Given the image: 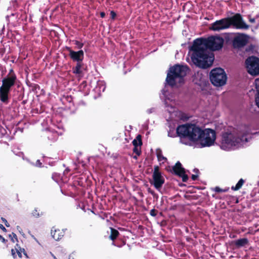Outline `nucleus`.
Returning a JSON list of instances; mask_svg holds the SVG:
<instances>
[{
	"label": "nucleus",
	"instance_id": "nucleus-18",
	"mask_svg": "<svg viewBox=\"0 0 259 259\" xmlns=\"http://www.w3.org/2000/svg\"><path fill=\"white\" fill-rule=\"evenodd\" d=\"M82 67V62H77L75 67L72 68V72L74 74L80 75L82 73V71L81 68Z\"/></svg>",
	"mask_w": 259,
	"mask_h": 259
},
{
	"label": "nucleus",
	"instance_id": "nucleus-7",
	"mask_svg": "<svg viewBox=\"0 0 259 259\" xmlns=\"http://www.w3.org/2000/svg\"><path fill=\"white\" fill-rule=\"evenodd\" d=\"M227 75L221 68L212 69L210 73V79L212 83L217 87L224 85L227 81Z\"/></svg>",
	"mask_w": 259,
	"mask_h": 259
},
{
	"label": "nucleus",
	"instance_id": "nucleus-24",
	"mask_svg": "<svg viewBox=\"0 0 259 259\" xmlns=\"http://www.w3.org/2000/svg\"><path fill=\"white\" fill-rule=\"evenodd\" d=\"M0 135L2 137L5 136L6 135H8V131L7 129H6L5 127L0 126Z\"/></svg>",
	"mask_w": 259,
	"mask_h": 259
},
{
	"label": "nucleus",
	"instance_id": "nucleus-9",
	"mask_svg": "<svg viewBox=\"0 0 259 259\" xmlns=\"http://www.w3.org/2000/svg\"><path fill=\"white\" fill-rule=\"evenodd\" d=\"M160 98L164 99V104L166 110L170 113L175 111L176 105L177 104L175 99H174L172 95H167V93L163 90L162 95H160Z\"/></svg>",
	"mask_w": 259,
	"mask_h": 259
},
{
	"label": "nucleus",
	"instance_id": "nucleus-13",
	"mask_svg": "<svg viewBox=\"0 0 259 259\" xmlns=\"http://www.w3.org/2000/svg\"><path fill=\"white\" fill-rule=\"evenodd\" d=\"M175 174L182 177L183 182H187L188 179L187 175H185V169L182 167L181 163L178 161L175 166L172 167Z\"/></svg>",
	"mask_w": 259,
	"mask_h": 259
},
{
	"label": "nucleus",
	"instance_id": "nucleus-22",
	"mask_svg": "<svg viewBox=\"0 0 259 259\" xmlns=\"http://www.w3.org/2000/svg\"><path fill=\"white\" fill-rule=\"evenodd\" d=\"M157 157L158 161L162 163L166 160V158L162 155V152L160 150L157 151Z\"/></svg>",
	"mask_w": 259,
	"mask_h": 259
},
{
	"label": "nucleus",
	"instance_id": "nucleus-45",
	"mask_svg": "<svg viewBox=\"0 0 259 259\" xmlns=\"http://www.w3.org/2000/svg\"><path fill=\"white\" fill-rule=\"evenodd\" d=\"M32 237L38 243V240L36 239V238L34 236H32Z\"/></svg>",
	"mask_w": 259,
	"mask_h": 259
},
{
	"label": "nucleus",
	"instance_id": "nucleus-12",
	"mask_svg": "<svg viewBox=\"0 0 259 259\" xmlns=\"http://www.w3.org/2000/svg\"><path fill=\"white\" fill-rule=\"evenodd\" d=\"M67 50L69 52V56L74 62H82L84 58V52L82 50L78 51H74L71 48L67 47Z\"/></svg>",
	"mask_w": 259,
	"mask_h": 259
},
{
	"label": "nucleus",
	"instance_id": "nucleus-17",
	"mask_svg": "<svg viewBox=\"0 0 259 259\" xmlns=\"http://www.w3.org/2000/svg\"><path fill=\"white\" fill-rule=\"evenodd\" d=\"M248 243V240L247 238H245L239 239L234 241V244L238 248L243 247L246 245Z\"/></svg>",
	"mask_w": 259,
	"mask_h": 259
},
{
	"label": "nucleus",
	"instance_id": "nucleus-5",
	"mask_svg": "<svg viewBox=\"0 0 259 259\" xmlns=\"http://www.w3.org/2000/svg\"><path fill=\"white\" fill-rule=\"evenodd\" d=\"M189 71L186 65L176 64L169 68L166 78L167 84L171 87L177 85L184 82V77Z\"/></svg>",
	"mask_w": 259,
	"mask_h": 259
},
{
	"label": "nucleus",
	"instance_id": "nucleus-43",
	"mask_svg": "<svg viewBox=\"0 0 259 259\" xmlns=\"http://www.w3.org/2000/svg\"><path fill=\"white\" fill-rule=\"evenodd\" d=\"M100 16L102 18H104L105 16V13L104 12H101L100 13Z\"/></svg>",
	"mask_w": 259,
	"mask_h": 259
},
{
	"label": "nucleus",
	"instance_id": "nucleus-26",
	"mask_svg": "<svg viewBox=\"0 0 259 259\" xmlns=\"http://www.w3.org/2000/svg\"><path fill=\"white\" fill-rule=\"evenodd\" d=\"M254 85L257 92V94H259V78H256L254 81Z\"/></svg>",
	"mask_w": 259,
	"mask_h": 259
},
{
	"label": "nucleus",
	"instance_id": "nucleus-25",
	"mask_svg": "<svg viewBox=\"0 0 259 259\" xmlns=\"http://www.w3.org/2000/svg\"><path fill=\"white\" fill-rule=\"evenodd\" d=\"M9 237L11 238V241L14 243L18 241L17 235L14 233H12V235H9Z\"/></svg>",
	"mask_w": 259,
	"mask_h": 259
},
{
	"label": "nucleus",
	"instance_id": "nucleus-21",
	"mask_svg": "<svg viewBox=\"0 0 259 259\" xmlns=\"http://www.w3.org/2000/svg\"><path fill=\"white\" fill-rule=\"evenodd\" d=\"M133 144L135 147H138V146H141L142 144L141 137L140 135H138L136 139L133 140Z\"/></svg>",
	"mask_w": 259,
	"mask_h": 259
},
{
	"label": "nucleus",
	"instance_id": "nucleus-15",
	"mask_svg": "<svg viewBox=\"0 0 259 259\" xmlns=\"http://www.w3.org/2000/svg\"><path fill=\"white\" fill-rule=\"evenodd\" d=\"M64 232L59 229L53 228L51 230V235L55 240H59L64 236Z\"/></svg>",
	"mask_w": 259,
	"mask_h": 259
},
{
	"label": "nucleus",
	"instance_id": "nucleus-23",
	"mask_svg": "<svg viewBox=\"0 0 259 259\" xmlns=\"http://www.w3.org/2000/svg\"><path fill=\"white\" fill-rule=\"evenodd\" d=\"M168 136L172 138L176 137V136H178L180 138L177 133V129L176 130V131L174 128L170 129L168 132Z\"/></svg>",
	"mask_w": 259,
	"mask_h": 259
},
{
	"label": "nucleus",
	"instance_id": "nucleus-2",
	"mask_svg": "<svg viewBox=\"0 0 259 259\" xmlns=\"http://www.w3.org/2000/svg\"><path fill=\"white\" fill-rule=\"evenodd\" d=\"M177 133L180 137V142L191 145L190 142L196 144L200 148L210 147L214 145L216 140V133L210 128L203 130L192 124L180 125L177 127Z\"/></svg>",
	"mask_w": 259,
	"mask_h": 259
},
{
	"label": "nucleus",
	"instance_id": "nucleus-44",
	"mask_svg": "<svg viewBox=\"0 0 259 259\" xmlns=\"http://www.w3.org/2000/svg\"><path fill=\"white\" fill-rule=\"evenodd\" d=\"M153 110V109H148L147 110V112L149 113H151L152 112V110Z\"/></svg>",
	"mask_w": 259,
	"mask_h": 259
},
{
	"label": "nucleus",
	"instance_id": "nucleus-46",
	"mask_svg": "<svg viewBox=\"0 0 259 259\" xmlns=\"http://www.w3.org/2000/svg\"><path fill=\"white\" fill-rule=\"evenodd\" d=\"M69 259H74V257H73V255H69Z\"/></svg>",
	"mask_w": 259,
	"mask_h": 259
},
{
	"label": "nucleus",
	"instance_id": "nucleus-31",
	"mask_svg": "<svg viewBox=\"0 0 259 259\" xmlns=\"http://www.w3.org/2000/svg\"><path fill=\"white\" fill-rule=\"evenodd\" d=\"M255 103L256 106L259 108V93L257 94L255 97Z\"/></svg>",
	"mask_w": 259,
	"mask_h": 259
},
{
	"label": "nucleus",
	"instance_id": "nucleus-14",
	"mask_svg": "<svg viewBox=\"0 0 259 259\" xmlns=\"http://www.w3.org/2000/svg\"><path fill=\"white\" fill-rule=\"evenodd\" d=\"M23 253L26 256V253L24 248H21L18 244H16L15 249H12L11 253L14 258H16L18 255L20 258L22 257V253Z\"/></svg>",
	"mask_w": 259,
	"mask_h": 259
},
{
	"label": "nucleus",
	"instance_id": "nucleus-49",
	"mask_svg": "<svg viewBox=\"0 0 259 259\" xmlns=\"http://www.w3.org/2000/svg\"><path fill=\"white\" fill-rule=\"evenodd\" d=\"M50 254H51L52 256H53V255H54L53 253H52L51 252H50Z\"/></svg>",
	"mask_w": 259,
	"mask_h": 259
},
{
	"label": "nucleus",
	"instance_id": "nucleus-32",
	"mask_svg": "<svg viewBox=\"0 0 259 259\" xmlns=\"http://www.w3.org/2000/svg\"><path fill=\"white\" fill-rule=\"evenodd\" d=\"M134 152L136 153L138 155H140L141 152L139 150L138 147H135L133 150Z\"/></svg>",
	"mask_w": 259,
	"mask_h": 259
},
{
	"label": "nucleus",
	"instance_id": "nucleus-8",
	"mask_svg": "<svg viewBox=\"0 0 259 259\" xmlns=\"http://www.w3.org/2000/svg\"><path fill=\"white\" fill-rule=\"evenodd\" d=\"M247 72L251 75L259 74V59L254 56L248 57L245 61Z\"/></svg>",
	"mask_w": 259,
	"mask_h": 259
},
{
	"label": "nucleus",
	"instance_id": "nucleus-3",
	"mask_svg": "<svg viewBox=\"0 0 259 259\" xmlns=\"http://www.w3.org/2000/svg\"><path fill=\"white\" fill-rule=\"evenodd\" d=\"M256 134L257 132H253L250 125H239L232 132L223 134L220 147L226 151L236 149L245 145L249 141L252 135Z\"/></svg>",
	"mask_w": 259,
	"mask_h": 259
},
{
	"label": "nucleus",
	"instance_id": "nucleus-40",
	"mask_svg": "<svg viewBox=\"0 0 259 259\" xmlns=\"http://www.w3.org/2000/svg\"><path fill=\"white\" fill-rule=\"evenodd\" d=\"M0 240L3 243H6L7 241L1 235H0Z\"/></svg>",
	"mask_w": 259,
	"mask_h": 259
},
{
	"label": "nucleus",
	"instance_id": "nucleus-28",
	"mask_svg": "<svg viewBox=\"0 0 259 259\" xmlns=\"http://www.w3.org/2000/svg\"><path fill=\"white\" fill-rule=\"evenodd\" d=\"M74 44L77 46V48L79 49H81L83 46V44L78 40H75Z\"/></svg>",
	"mask_w": 259,
	"mask_h": 259
},
{
	"label": "nucleus",
	"instance_id": "nucleus-41",
	"mask_svg": "<svg viewBox=\"0 0 259 259\" xmlns=\"http://www.w3.org/2000/svg\"><path fill=\"white\" fill-rule=\"evenodd\" d=\"M17 230L19 231V232L21 234H22V235H23V234H22V233H23L22 230V229L21 228V227L18 226H17Z\"/></svg>",
	"mask_w": 259,
	"mask_h": 259
},
{
	"label": "nucleus",
	"instance_id": "nucleus-33",
	"mask_svg": "<svg viewBox=\"0 0 259 259\" xmlns=\"http://www.w3.org/2000/svg\"><path fill=\"white\" fill-rule=\"evenodd\" d=\"M150 214L153 217H155L157 214L156 210L154 209H152L150 210Z\"/></svg>",
	"mask_w": 259,
	"mask_h": 259
},
{
	"label": "nucleus",
	"instance_id": "nucleus-37",
	"mask_svg": "<svg viewBox=\"0 0 259 259\" xmlns=\"http://www.w3.org/2000/svg\"><path fill=\"white\" fill-rule=\"evenodd\" d=\"M16 154L19 156H22V158L23 159H25L24 157V154L23 152H19L18 153H16Z\"/></svg>",
	"mask_w": 259,
	"mask_h": 259
},
{
	"label": "nucleus",
	"instance_id": "nucleus-30",
	"mask_svg": "<svg viewBox=\"0 0 259 259\" xmlns=\"http://www.w3.org/2000/svg\"><path fill=\"white\" fill-rule=\"evenodd\" d=\"M58 177H59V175L56 173L52 175V178L57 182L58 181Z\"/></svg>",
	"mask_w": 259,
	"mask_h": 259
},
{
	"label": "nucleus",
	"instance_id": "nucleus-36",
	"mask_svg": "<svg viewBox=\"0 0 259 259\" xmlns=\"http://www.w3.org/2000/svg\"><path fill=\"white\" fill-rule=\"evenodd\" d=\"M41 165H42V163L39 160H37L36 161V163H35V165L36 166H38V167H41Z\"/></svg>",
	"mask_w": 259,
	"mask_h": 259
},
{
	"label": "nucleus",
	"instance_id": "nucleus-29",
	"mask_svg": "<svg viewBox=\"0 0 259 259\" xmlns=\"http://www.w3.org/2000/svg\"><path fill=\"white\" fill-rule=\"evenodd\" d=\"M228 190V189H222L221 188H220V187H216L215 188H214V191L216 192H226Z\"/></svg>",
	"mask_w": 259,
	"mask_h": 259
},
{
	"label": "nucleus",
	"instance_id": "nucleus-34",
	"mask_svg": "<svg viewBox=\"0 0 259 259\" xmlns=\"http://www.w3.org/2000/svg\"><path fill=\"white\" fill-rule=\"evenodd\" d=\"M2 220L5 223L6 227H9L10 226L9 224L8 223V222H7V221L6 220V219H5L4 218H2Z\"/></svg>",
	"mask_w": 259,
	"mask_h": 259
},
{
	"label": "nucleus",
	"instance_id": "nucleus-48",
	"mask_svg": "<svg viewBox=\"0 0 259 259\" xmlns=\"http://www.w3.org/2000/svg\"><path fill=\"white\" fill-rule=\"evenodd\" d=\"M194 171L196 172H197L198 171V170L195 169H194Z\"/></svg>",
	"mask_w": 259,
	"mask_h": 259
},
{
	"label": "nucleus",
	"instance_id": "nucleus-6",
	"mask_svg": "<svg viewBox=\"0 0 259 259\" xmlns=\"http://www.w3.org/2000/svg\"><path fill=\"white\" fill-rule=\"evenodd\" d=\"M16 76L11 70L9 74L2 80V85L0 87V100L5 104L9 102V94L10 89L15 83Z\"/></svg>",
	"mask_w": 259,
	"mask_h": 259
},
{
	"label": "nucleus",
	"instance_id": "nucleus-11",
	"mask_svg": "<svg viewBox=\"0 0 259 259\" xmlns=\"http://www.w3.org/2000/svg\"><path fill=\"white\" fill-rule=\"evenodd\" d=\"M152 177L154 186L157 190H159L164 183V179L159 170L158 166L154 167Z\"/></svg>",
	"mask_w": 259,
	"mask_h": 259
},
{
	"label": "nucleus",
	"instance_id": "nucleus-35",
	"mask_svg": "<svg viewBox=\"0 0 259 259\" xmlns=\"http://www.w3.org/2000/svg\"><path fill=\"white\" fill-rule=\"evenodd\" d=\"M110 15H111V18L114 19L115 18L116 14L114 11H111L110 12Z\"/></svg>",
	"mask_w": 259,
	"mask_h": 259
},
{
	"label": "nucleus",
	"instance_id": "nucleus-39",
	"mask_svg": "<svg viewBox=\"0 0 259 259\" xmlns=\"http://www.w3.org/2000/svg\"><path fill=\"white\" fill-rule=\"evenodd\" d=\"M198 178V176L196 175H192V179L193 180V181H195L197 180Z\"/></svg>",
	"mask_w": 259,
	"mask_h": 259
},
{
	"label": "nucleus",
	"instance_id": "nucleus-20",
	"mask_svg": "<svg viewBox=\"0 0 259 259\" xmlns=\"http://www.w3.org/2000/svg\"><path fill=\"white\" fill-rule=\"evenodd\" d=\"M118 234L119 232H118L117 230L112 228H111V234L110 235V238L112 240H114L118 236Z\"/></svg>",
	"mask_w": 259,
	"mask_h": 259
},
{
	"label": "nucleus",
	"instance_id": "nucleus-16",
	"mask_svg": "<svg viewBox=\"0 0 259 259\" xmlns=\"http://www.w3.org/2000/svg\"><path fill=\"white\" fill-rule=\"evenodd\" d=\"M105 89L106 84L105 81L103 80H99L97 82V85L95 88V91L96 92L98 93L99 95H100L102 93L105 91Z\"/></svg>",
	"mask_w": 259,
	"mask_h": 259
},
{
	"label": "nucleus",
	"instance_id": "nucleus-27",
	"mask_svg": "<svg viewBox=\"0 0 259 259\" xmlns=\"http://www.w3.org/2000/svg\"><path fill=\"white\" fill-rule=\"evenodd\" d=\"M32 214L33 217L36 218H38L41 215V214H39L36 209H35L34 210H33L32 212Z\"/></svg>",
	"mask_w": 259,
	"mask_h": 259
},
{
	"label": "nucleus",
	"instance_id": "nucleus-47",
	"mask_svg": "<svg viewBox=\"0 0 259 259\" xmlns=\"http://www.w3.org/2000/svg\"><path fill=\"white\" fill-rule=\"evenodd\" d=\"M52 256L54 259H57L54 255H53Z\"/></svg>",
	"mask_w": 259,
	"mask_h": 259
},
{
	"label": "nucleus",
	"instance_id": "nucleus-1",
	"mask_svg": "<svg viewBox=\"0 0 259 259\" xmlns=\"http://www.w3.org/2000/svg\"><path fill=\"white\" fill-rule=\"evenodd\" d=\"M224 40L220 36H211L207 38H200L194 40L190 48L192 52L191 60L196 66L207 68L210 66L213 61V56L210 54L208 49L217 51L223 46Z\"/></svg>",
	"mask_w": 259,
	"mask_h": 259
},
{
	"label": "nucleus",
	"instance_id": "nucleus-38",
	"mask_svg": "<svg viewBox=\"0 0 259 259\" xmlns=\"http://www.w3.org/2000/svg\"><path fill=\"white\" fill-rule=\"evenodd\" d=\"M0 228L4 231V232H7V229L6 228L2 225L0 224Z\"/></svg>",
	"mask_w": 259,
	"mask_h": 259
},
{
	"label": "nucleus",
	"instance_id": "nucleus-42",
	"mask_svg": "<svg viewBox=\"0 0 259 259\" xmlns=\"http://www.w3.org/2000/svg\"><path fill=\"white\" fill-rule=\"evenodd\" d=\"M249 21L251 23H254L255 21V18H250L249 19Z\"/></svg>",
	"mask_w": 259,
	"mask_h": 259
},
{
	"label": "nucleus",
	"instance_id": "nucleus-10",
	"mask_svg": "<svg viewBox=\"0 0 259 259\" xmlns=\"http://www.w3.org/2000/svg\"><path fill=\"white\" fill-rule=\"evenodd\" d=\"M248 39L249 36L248 35L238 33L232 40L233 46L236 49L241 48L247 44Z\"/></svg>",
	"mask_w": 259,
	"mask_h": 259
},
{
	"label": "nucleus",
	"instance_id": "nucleus-4",
	"mask_svg": "<svg viewBox=\"0 0 259 259\" xmlns=\"http://www.w3.org/2000/svg\"><path fill=\"white\" fill-rule=\"evenodd\" d=\"M231 26L240 30H247L249 28V25L246 23L242 16L240 14H236L232 17L215 21L211 24L210 29L214 31H220Z\"/></svg>",
	"mask_w": 259,
	"mask_h": 259
},
{
	"label": "nucleus",
	"instance_id": "nucleus-19",
	"mask_svg": "<svg viewBox=\"0 0 259 259\" xmlns=\"http://www.w3.org/2000/svg\"><path fill=\"white\" fill-rule=\"evenodd\" d=\"M244 183V181L242 179H241L238 182V183H237L236 186H232L231 187V189L233 190H234V191L238 190H239L242 187V186L243 185Z\"/></svg>",
	"mask_w": 259,
	"mask_h": 259
}]
</instances>
